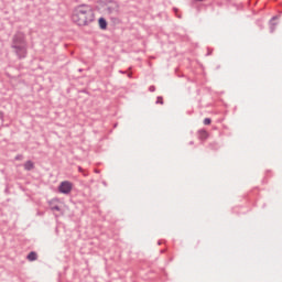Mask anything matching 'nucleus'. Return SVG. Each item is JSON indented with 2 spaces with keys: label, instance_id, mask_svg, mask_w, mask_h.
Instances as JSON below:
<instances>
[{
  "label": "nucleus",
  "instance_id": "obj_21",
  "mask_svg": "<svg viewBox=\"0 0 282 282\" xmlns=\"http://www.w3.org/2000/svg\"><path fill=\"white\" fill-rule=\"evenodd\" d=\"M196 1H199V2H202V1H206V0H196Z\"/></svg>",
  "mask_w": 282,
  "mask_h": 282
},
{
  "label": "nucleus",
  "instance_id": "obj_4",
  "mask_svg": "<svg viewBox=\"0 0 282 282\" xmlns=\"http://www.w3.org/2000/svg\"><path fill=\"white\" fill-rule=\"evenodd\" d=\"M98 25L101 30H107V19H105L104 17L98 19Z\"/></svg>",
  "mask_w": 282,
  "mask_h": 282
},
{
  "label": "nucleus",
  "instance_id": "obj_8",
  "mask_svg": "<svg viewBox=\"0 0 282 282\" xmlns=\"http://www.w3.org/2000/svg\"><path fill=\"white\" fill-rule=\"evenodd\" d=\"M199 140H208V132L206 130H199Z\"/></svg>",
  "mask_w": 282,
  "mask_h": 282
},
{
  "label": "nucleus",
  "instance_id": "obj_14",
  "mask_svg": "<svg viewBox=\"0 0 282 282\" xmlns=\"http://www.w3.org/2000/svg\"><path fill=\"white\" fill-rule=\"evenodd\" d=\"M149 91H151V93L155 91V86H150Z\"/></svg>",
  "mask_w": 282,
  "mask_h": 282
},
{
  "label": "nucleus",
  "instance_id": "obj_3",
  "mask_svg": "<svg viewBox=\"0 0 282 282\" xmlns=\"http://www.w3.org/2000/svg\"><path fill=\"white\" fill-rule=\"evenodd\" d=\"M73 188H74V184H72V182L63 181L58 185V193H61L62 195H69V193H72Z\"/></svg>",
  "mask_w": 282,
  "mask_h": 282
},
{
  "label": "nucleus",
  "instance_id": "obj_2",
  "mask_svg": "<svg viewBox=\"0 0 282 282\" xmlns=\"http://www.w3.org/2000/svg\"><path fill=\"white\" fill-rule=\"evenodd\" d=\"M11 47L14 50L18 58H25L28 56V42L25 41V34L23 32L18 31L11 42Z\"/></svg>",
  "mask_w": 282,
  "mask_h": 282
},
{
  "label": "nucleus",
  "instance_id": "obj_17",
  "mask_svg": "<svg viewBox=\"0 0 282 282\" xmlns=\"http://www.w3.org/2000/svg\"><path fill=\"white\" fill-rule=\"evenodd\" d=\"M213 54V51H208L207 56H210Z\"/></svg>",
  "mask_w": 282,
  "mask_h": 282
},
{
  "label": "nucleus",
  "instance_id": "obj_7",
  "mask_svg": "<svg viewBox=\"0 0 282 282\" xmlns=\"http://www.w3.org/2000/svg\"><path fill=\"white\" fill-rule=\"evenodd\" d=\"M33 169H34V162H32V161H26V162L24 163V171H33Z\"/></svg>",
  "mask_w": 282,
  "mask_h": 282
},
{
  "label": "nucleus",
  "instance_id": "obj_11",
  "mask_svg": "<svg viewBox=\"0 0 282 282\" xmlns=\"http://www.w3.org/2000/svg\"><path fill=\"white\" fill-rule=\"evenodd\" d=\"M210 122H213V120L210 118H205L203 121V123L206 126L210 124Z\"/></svg>",
  "mask_w": 282,
  "mask_h": 282
},
{
  "label": "nucleus",
  "instance_id": "obj_10",
  "mask_svg": "<svg viewBox=\"0 0 282 282\" xmlns=\"http://www.w3.org/2000/svg\"><path fill=\"white\" fill-rule=\"evenodd\" d=\"M51 210H56L57 213H61V206L54 205L51 207Z\"/></svg>",
  "mask_w": 282,
  "mask_h": 282
},
{
  "label": "nucleus",
  "instance_id": "obj_22",
  "mask_svg": "<svg viewBox=\"0 0 282 282\" xmlns=\"http://www.w3.org/2000/svg\"><path fill=\"white\" fill-rule=\"evenodd\" d=\"M129 78H131V74H128Z\"/></svg>",
  "mask_w": 282,
  "mask_h": 282
},
{
  "label": "nucleus",
  "instance_id": "obj_6",
  "mask_svg": "<svg viewBox=\"0 0 282 282\" xmlns=\"http://www.w3.org/2000/svg\"><path fill=\"white\" fill-rule=\"evenodd\" d=\"M276 19H279V17L274 15V17L271 18V20H270V24H271V26H270V32H271V34H272V33L274 32V30L276 29V28H275L276 23H274V21H276Z\"/></svg>",
  "mask_w": 282,
  "mask_h": 282
},
{
  "label": "nucleus",
  "instance_id": "obj_16",
  "mask_svg": "<svg viewBox=\"0 0 282 282\" xmlns=\"http://www.w3.org/2000/svg\"><path fill=\"white\" fill-rule=\"evenodd\" d=\"M119 74H127V70H119Z\"/></svg>",
  "mask_w": 282,
  "mask_h": 282
},
{
  "label": "nucleus",
  "instance_id": "obj_24",
  "mask_svg": "<svg viewBox=\"0 0 282 282\" xmlns=\"http://www.w3.org/2000/svg\"><path fill=\"white\" fill-rule=\"evenodd\" d=\"M79 171H83V167H79Z\"/></svg>",
  "mask_w": 282,
  "mask_h": 282
},
{
  "label": "nucleus",
  "instance_id": "obj_15",
  "mask_svg": "<svg viewBox=\"0 0 282 282\" xmlns=\"http://www.w3.org/2000/svg\"><path fill=\"white\" fill-rule=\"evenodd\" d=\"M0 120H3V112L0 111Z\"/></svg>",
  "mask_w": 282,
  "mask_h": 282
},
{
  "label": "nucleus",
  "instance_id": "obj_9",
  "mask_svg": "<svg viewBox=\"0 0 282 282\" xmlns=\"http://www.w3.org/2000/svg\"><path fill=\"white\" fill-rule=\"evenodd\" d=\"M156 105H164V99L162 98V96H159L156 98Z\"/></svg>",
  "mask_w": 282,
  "mask_h": 282
},
{
  "label": "nucleus",
  "instance_id": "obj_20",
  "mask_svg": "<svg viewBox=\"0 0 282 282\" xmlns=\"http://www.w3.org/2000/svg\"><path fill=\"white\" fill-rule=\"evenodd\" d=\"M95 173H100V171H99V170H97V171H95Z\"/></svg>",
  "mask_w": 282,
  "mask_h": 282
},
{
  "label": "nucleus",
  "instance_id": "obj_23",
  "mask_svg": "<svg viewBox=\"0 0 282 282\" xmlns=\"http://www.w3.org/2000/svg\"><path fill=\"white\" fill-rule=\"evenodd\" d=\"M189 144H194V142H193V141H191V142H189Z\"/></svg>",
  "mask_w": 282,
  "mask_h": 282
},
{
  "label": "nucleus",
  "instance_id": "obj_18",
  "mask_svg": "<svg viewBox=\"0 0 282 282\" xmlns=\"http://www.w3.org/2000/svg\"><path fill=\"white\" fill-rule=\"evenodd\" d=\"M158 243H159V246H162V240H159Z\"/></svg>",
  "mask_w": 282,
  "mask_h": 282
},
{
  "label": "nucleus",
  "instance_id": "obj_13",
  "mask_svg": "<svg viewBox=\"0 0 282 282\" xmlns=\"http://www.w3.org/2000/svg\"><path fill=\"white\" fill-rule=\"evenodd\" d=\"M14 160H15L17 162H19V161L23 160L22 154H18V155H15Z\"/></svg>",
  "mask_w": 282,
  "mask_h": 282
},
{
  "label": "nucleus",
  "instance_id": "obj_1",
  "mask_svg": "<svg viewBox=\"0 0 282 282\" xmlns=\"http://www.w3.org/2000/svg\"><path fill=\"white\" fill-rule=\"evenodd\" d=\"M95 20L96 14L89 4H79L73 10L72 21L79 25V28H85L89 23H94Z\"/></svg>",
  "mask_w": 282,
  "mask_h": 282
},
{
  "label": "nucleus",
  "instance_id": "obj_19",
  "mask_svg": "<svg viewBox=\"0 0 282 282\" xmlns=\"http://www.w3.org/2000/svg\"><path fill=\"white\" fill-rule=\"evenodd\" d=\"M102 184H104V186H107V182L104 181Z\"/></svg>",
  "mask_w": 282,
  "mask_h": 282
},
{
  "label": "nucleus",
  "instance_id": "obj_12",
  "mask_svg": "<svg viewBox=\"0 0 282 282\" xmlns=\"http://www.w3.org/2000/svg\"><path fill=\"white\" fill-rule=\"evenodd\" d=\"M209 148L213 149L214 151H217V143H210Z\"/></svg>",
  "mask_w": 282,
  "mask_h": 282
},
{
  "label": "nucleus",
  "instance_id": "obj_5",
  "mask_svg": "<svg viewBox=\"0 0 282 282\" xmlns=\"http://www.w3.org/2000/svg\"><path fill=\"white\" fill-rule=\"evenodd\" d=\"M28 261H36V259H39V254L35 251H31L28 256H26Z\"/></svg>",
  "mask_w": 282,
  "mask_h": 282
}]
</instances>
